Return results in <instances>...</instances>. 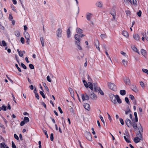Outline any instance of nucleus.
<instances>
[{"mask_svg":"<svg viewBox=\"0 0 148 148\" xmlns=\"http://www.w3.org/2000/svg\"><path fill=\"white\" fill-rule=\"evenodd\" d=\"M109 97L111 101L114 104L117 103L116 101L119 103H122V101L118 95H114L111 94L109 95Z\"/></svg>","mask_w":148,"mask_h":148,"instance_id":"f257e3e1","label":"nucleus"},{"mask_svg":"<svg viewBox=\"0 0 148 148\" xmlns=\"http://www.w3.org/2000/svg\"><path fill=\"white\" fill-rule=\"evenodd\" d=\"M108 87L110 89L114 91H115L116 90V86L114 84L110 82H108Z\"/></svg>","mask_w":148,"mask_h":148,"instance_id":"f03ea898","label":"nucleus"},{"mask_svg":"<svg viewBox=\"0 0 148 148\" xmlns=\"http://www.w3.org/2000/svg\"><path fill=\"white\" fill-rule=\"evenodd\" d=\"M84 134L85 136L87 139L90 141L92 140L91 134L90 132H85Z\"/></svg>","mask_w":148,"mask_h":148,"instance_id":"7ed1b4c3","label":"nucleus"},{"mask_svg":"<svg viewBox=\"0 0 148 148\" xmlns=\"http://www.w3.org/2000/svg\"><path fill=\"white\" fill-rule=\"evenodd\" d=\"M81 96L82 99L83 101L85 100L88 101L89 99V96L86 93H85V94H82Z\"/></svg>","mask_w":148,"mask_h":148,"instance_id":"20e7f679","label":"nucleus"},{"mask_svg":"<svg viewBox=\"0 0 148 148\" xmlns=\"http://www.w3.org/2000/svg\"><path fill=\"white\" fill-rule=\"evenodd\" d=\"M90 94H88L89 96L90 97V98L92 99H96L97 98V96L93 92V91H92L91 92H90Z\"/></svg>","mask_w":148,"mask_h":148,"instance_id":"39448f33","label":"nucleus"},{"mask_svg":"<svg viewBox=\"0 0 148 148\" xmlns=\"http://www.w3.org/2000/svg\"><path fill=\"white\" fill-rule=\"evenodd\" d=\"M124 81L126 85H130V82L129 78L128 77H126L124 78Z\"/></svg>","mask_w":148,"mask_h":148,"instance_id":"423d86ee","label":"nucleus"},{"mask_svg":"<svg viewBox=\"0 0 148 148\" xmlns=\"http://www.w3.org/2000/svg\"><path fill=\"white\" fill-rule=\"evenodd\" d=\"M81 40H77L75 41V43L77 46V47L78 49L80 50H82V48L81 46H80V42Z\"/></svg>","mask_w":148,"mask_h":148,"instance_id":"0eeeda50","label":"nucleus"},{"mask_svg":"<svg viewBox=\"0 0 148 148\" xmlns=\"http://www.w3.org/2000/svg\"><path fill=\"white\" fill-rule=\"evenodd\" d=\"M94 45L96 47L97 49L99 51H100L99 47V43L98 40L97 39L95 40L94 42Z\"/></svg>","mask_w":148,"mask_h":148,"instance_id":"6e6552de","label":"nucleus"},{"mask_svg":"<svg viewBox=\"0 0 148 148\" xmlns=\"http://www.w3.org/2000/svg\"><path fill=\"white\" fill-rule=\"evenodd\" d=\"M125 123L127 126L129 127H131L132 126V122L131 121L128 119H127L125 120Z\"/></svg>","mask_w":148,"mask_h":148,"instance_id":"1a4fd4ad","label":"nucleus"},{"mask_svg":"<svg viewBox=\"0 0 148 148\" xmlns=\"http://www.w3.org/2000/svg\"><path fill=\"white\" fill-rule=\"evenodd\" d=\"M62 30L60 28L58 29L56 31V34L57 36L59 37H61V34H62Z\"/></svg>","mask_w":148,"mask_h":148,"instance_id":"9d476101","label":"nucleus"},{"mask_svg":"<svg viewBox=\"0 0 148 148\" xmlns=\"http://www.w3.org/2000/svg\"><path fill=\"white\" fill-rule=\"evenodd\" d=\"M143 138H139L138 137H136L134 138V140L135 143H138L140 142V140H142Z\"/></svg>","mask_w":148,"mask_h":148,"instance_id":"9b49d317","label":"nucleus"},{"mask_svg":"<svg viewBox=\"0 0 148 148\" xmlns=\"http://www.w3.org/2000/svg\"><path fill=\"white\" fill-rule=\"evenodd\" d=\"M92 16V14L91 13H88L86 14V17L87 19L90 21L91 18Z\"/></svg>","mask_w":148,"mask_h":148,"instance_id":"f8f14e48","label":"nucleus"},{"mask_svg":"<svg viewBox=\"0 0 148 148\" xmlns=\"http://www.w3.org/2000/svg\"><path fill=\"white\" fill-rule=\"evenodd\" d=\"M24 35L26 40H29L30 38V36L29 34L26 32L25 31L24 32Z\"/></svg>","mask_w":148,"mask_h":148,"instance_id":"ddd939ff","label":"nucleus"},{"mask_svg":"<svg viewBox=\"0 0 148 148\" xmlns=\"http://www.w3.org/2000/svg\"><path fill=\"white\" fill-rule=\"evenodd\" d=\"M93 85L91 82H88V85L86 86V88L89 87L92 91L93 90Z\"/></svg>","mask_w":148,"mask_h":148,"instance_id":"4468645a","label":"nucleus"},{"mask_svg":"<svg viewBox=\"0 0 148 148\" xmlns=\"http://www.w3.org/2000/svg\"><path fill=\"white\" fill-rule=\"evenodd\" d=\"M131 88L134 92H138V90L135 85H132L131 87Z\"/></svg>","mask_w":148,"mask_h":148,"instance_id":"2eb2a0df","label":"nucleus"},{"mask_svg":"<svg viewBox=\"0 0 148 148\" xmlns=\"http://www.w3.org/2000/svg\"><path fill=\"white\" fill-rule=\"evenodd\" d=\"M93 87L94 90H93V91L98 92L100 88L99 87H97V86H95V85H93Z\"/></svg>","mask_w":148,"mask_h":148,"instance_id":"dca6fc26","label":"nucleus"},{"mask_svg":"<svg viewBox=\"0 0 148 148\" xmlns=\"http://www.w3.org/2000/svg\"><path fill=\"white\" fill-rule=\"evenodd\" d=\"M134 38L136 40H139L140 37L138 34H134L133 35Z\"/></svg>","mask_w":148,"mask_h":148,"instance_id":"f3484780","label":"nucleus"},{"mask_svg":"<svg viewBox=\"0 0 148 148\" xmlns=\"http://www.w3.org/2000/svg\"><path fill=\"white\" fill-rule=\"evenodd\" d=\"M80 36L79 35L76 34L75 35V38L77 40H81V39L80 38Z\"/></svg>","mask_w":148,"mask_h":148,"instance_id":"a211bd4d","label":"nucleus"},{"mask_svg":"<svg viewBox=\"0 0 148 148\" xmlns=\"http://www.w3.org/2000/svg\"><path fill=\"white\" fill-rule=\"evenodd\" d=\"M0 146L1 148H9V147L6 146V145L4 143H1L0 144Z\"/></svg>","mask_w":148,"mask_h":148,"instance_id":"6ab92c4d","label":"nucleus"},{"mask_svg":"<svg viewBox=\"0 0 148 148\" xmlns=\"http://www.w3.org/2000/svg\"><path fill=\"white\" fill-rule=\"evenodd\" d=\"M141 53L144 56H145L147 55L146 51L143 49L141 50Z\"/></svg>","mask_w":148,"mask_h":148,"instance_id":"aec40b11","label":"nucleus"},{"mask_svg":"<svg viewBox=\"0 0 148 148\" xmlns=\"http://www.w3.org/2000/svg\"><path fill=\"white\" fill-rule=\"evenodd\" d=\"M122 34L125 36L126 37H128L129 36V34L126 31H123Z\"/></svg>","mask_w":148,"mask_h":148,"instance_id":"412c9836","label":"nucleus"},{"mask_svg":"<svg viewBox=\"0 0 148 148\" xmlns=\"http://www.w3.org/2000/svg\"><path fill=\"white\" fill-rule=\"evenodd\" d=\"M83 30L79 28H77L76 29V32L77 33L81 34L82 33Z\"/></svg>","mask_w":148,"mask_h":148,"instance_id":"4be33fe9","label":"nucleus"},{"mask_svg":"<svg viewBox=\"0 0 148 148\" xmlns=\"http://www.w3.org/2000/svg\"><path fill=\"white\" fill-rule=\"evenodd\" d=\"M122 62L123 63V65L125 67L127 66V61L125 60H122Z\"/></svg>","mask_w":148,"mask_h":148,"instance_id":"5701e85b","label":"nucleus"},{"mask_svg":"<svg viewBox=\"0 0 148 148\" xmlns=\"http://www.w3.org/2000/svg\"><path fill=\"white\" fill-rule=\"evenodd\" d=\"M70 27H69L68 29L67 30L66 33L67 34V36L68 38H69L71 36V32L70 31Z\"/></svg>","mask_w":148,"mask_h":148,"instance_id":"b1692460","label":"nucleus"},{"mask_svg":"<svg viewBox=\"0 0 148 148\" xmlns=\"http://www.w3.org/2000/svg\"><path fill=\"white\" fill-rule=\"evenodd\" d=\"M69 90L71 95V97H74V92L73 89L71 88H69Z\"/></svg>","mask_w":148,"mask_h":148,"instance_id":"393cba45","label":"nucleus"},{"mask_svg":"<svg viewBox=\"0 0 148 148\" xmlns=\"http://www.w3.org/2000/svg\"><path fill=\"white\" fill-rule=\"evenodd\" d=\"M132 48L133 51L136 52L138 54H139V52L138 51L137 48L134 46H132Z\"/></svg>","mask_w":148,"mask_h":148,"instance_id":"a878e982","label":"nucleus"},{"mask_svg":"<svg viewBox=\"0 0 148 148\" xmlns=\"http://www.w3.org/2000/svg\"><path fill=\"white\" fill-rule=\"evenodd\" d=\"M89 106V105L88 103H86L84 106L85 109L88 110H89L90 109Z\"/></svg>","mask_w":148,"mask_h":148,"instance_id":"bb28decb","label":"nucleus"},{"mask_svg":"<svg viewBox=\"0 0 148 148\" xmlns=\"http://www.w3.org/2000/svg\"><path fill=\"white\" fill-rule=\"evenodd\" d=\"M110 14L112 16L116 15L115 10L114 9L112 8L110 12Z\"/></svg>","mask_w":148,"mask_h":148,"instance_id":"cd10ccee","label":"nucleus"},{"mask_svg":"<svg viewBox=\"0 0 148 148\" xmlns=\"http://www.w3.org/2000/svg\"><path fill=\"white\" fill-rule=\"evenodd\" d=\"M97 6L99 8H102V3L99 1L96 4Z\"/></svg>","mask_w":148,"mask_h":148,"instance_id":"c85d7f7f","label":"nucleus"},{"mask_svg":"<svg viewBox=\"0 0 148 148\" xmlns=\"http://www.w3.org/2000/svg\"><path fill=\"white\" fill-rule=\"evenodd\" d=\"M132 126L134 128L135 130L137 129V124L135 122H134L132 123Z\"/></svg>","mask_w":148,"mask_h":148,"instance_id":"c756f323","label":"nucleus"},{"mask_svg":"<svg viewBox=\"0 0 148 148\" xmlns=\"http://www.w3.org/2000/svg\"><path fill=\"white\" fill-rule=\"evenodd\" d=\"M120 92V94L122 95H124L126 94V91L125 90H121Z\"/></svg>","mask_w":148,"mask_h":148,"instance_id":"7c9ffc66","label":"nucleus"},{"mask_svg":"<svg viewBox=\"0 0 148 148\" xmlns=\"http://www.w3.org/2000/svg\"><path fill=\"white\" fill-rule=\"evenodd\" d=\"M23 121L25 123H26L29 121V119L27 117H25Z\"/></svg>","mask_w":148,"mask_h":148,"instance_id":"2f4dec72","label":"nucleus"},{"mask_svg":"<svg viewBox=\"0 0 148 148\" xmlns=\"http://www.w3.org/2000/svg\"><path fill=\"white\" fill-rule=\"evenodd\" d=\"M137 137H138L139 138H143L141 132H138L137 134Z\"/></svg>","mask_w":148,"mask_h":148,"instance_id":"473e14b6","label":"nucleus"},{"mask_svg":"<svg viewBox=\"0 0 148 148\" xmlns=\"http://www.w3.org/2000/svg\"><path fill=\"white\" fill-rule=\"evenodd\" d=\"M100 37L102 39L105 38H107V36L106 34H102L100 35Z\"/></svg>","mask_w":148,"mask_h":148,"instance_id":"72a5a7b5","label":"nucleus"},{"mask_svg":"<svg viewBox=\"0 0 148 148\" xmlns=\"http://www.w3.org/2000/svg\"><path fill=\"white\" fill-rule=\"evenodd\" d=\"M42 83H43L44 86L45 87V89H46V90H47V91H48V92H49V89L48 88V87L47 86L46 84L45 83L43 82H42Z\"/></svg>","mask_w":148,"mask_h":148,"instance_id":"f704fd0d","label":"nucleus"},{"mask_svg":"<svg viewBox=\"0 0 148 148\" xmlns=\"http://www.w3.org/2000/svg\"><path fill=\"white\" fill-rule=\"evenodd\" d=\"M145 38L148 41V32H145Z\"/></svg>","mask_w":148,"mask_h":148,"instance_id":"c9c22d12","label":"nucleus"},{"mask_svg":"<svg viewBox=\"0 0 148 148\" xmlns=\"http://www.w3.org/2000/svg\"><path fill=\"white\" fill-rule=\"evenodd\" d=\"M138 129L139 130L138 132H143V129L142 126L139 127H138Z\"/></svg>","mask_w":148,"mask_h":148,"instance_id":"e433bc0d","label":"nucleus"},{"mask_svg":"<svg viewBox=\"0 0 148 148\" xmlns=\"http://www.w3.org/2000/svg\"><path fill=\"white\" fill-rule=\"evenodd\" d=\"M140 83L142 87L143 88H144L145 87V86L143 82L142 81H140Z\"/></svg>","mask_w":148,"mask_h":148,"instance_id":"4c0bfd02","label":"nucleus"},{"mask_svg":"<svg viewBox=\"0 0 148 148\" xmlns=\"http://www.w3.org/2000/svg\"><path fill=\"white\" fill-rule=\"evenodd\" d=\"M124 138L125 140L127 143H130V140L128 139V138H127L125 136H124Z\"/></svg>","mask_w":148,"mask_h":148,"instance_id":"58836bf2","label":"nucleus"},{"mask_svg":"<svg viewBox=\"0 0 148 148\" xmlns=\"http://www.w3.org/2000/svg\"><path fill=\"white\" fill-rule=\"evenodd\" d=\"M40 93L44 99L45 98V96L43 92L40 91Z\"/></svg>","mask_w":148,"mask_h":148,"instance_id":"ea45409f","label":"nucleus"},{"mask_svg":"<svg viewBox=\"0 0 148 148\" xmlns=\"http://www.w3.org/2000/svg\"><path fill=\"white\" fill-rule=\"evenodd\" d=\"M15 35L16 36H17L18 37L20 36V33L18 31H16L15 32Z\"/></svg>","mask_w":148,"mask_h":148,"instance_id":"a19ab883","label":"nucleus"},{"mask_svg":"<svg viewBox=\"0 0 148 148\" xmlns=\"http://www.w3.org/2000/svg\"><path fill=\"white\" fill-rule=\"evenodd\" d=\"M125 102L128 104H130V102L129 101V99L127 97H126L125 98Z\"/></svg>","mask_w":148,"mask_h":148,"instance_id":"79ce46f5","label":"nucleus"},{"mask_svg":"<svg viewBox=\"0 0 148 148\" xmlns=\"http://www.w3.org/2000/svg\"><path fill=\"white\" fill-rule=\"evenodd\" d=\"M142 12L141 10H140L137 13V15L139 17H140L141 16Z\"/></svg>","mask_w":148,"mask_h":148,"instance_id":"37998d69","label":"nucleus"},{"mask_svg":"<svg viewBox=\"0 0 148 148\" xmlns=\"http://www.w3.org/2000/svg\"><path fill=\"white\" fill-rule=\"evenodd\" d=\"M1 109L4 111H6V107L5 106L3 105L1 107Z\"/></svg>","mask_w":148,"mask_h":148,"instance_id":"c03bdc74","label":"nucleus"},{"mask_svg":"<svg viewBox=\"0 0 148 148\" xmlns=\"http://www.w3.org/2000/svg\"><path fill=\"white\" fill-rule=\"evenodd\" d=\"M142 70L143 72L146 73L148 75V70L147 69H142Z\"/></svg>","mask_w":148,"mask_h":148,"instance_id":"a18cd8bd","label":"nucleus"},{"mask_svg":"<svg viewBox=\"0 0 148 148\" xmlns=\"http://www.w3.org/2000/svg\"><path fill=\"white\" fill-rule=\"evenodd\" d=\"M21 66L24 69H27L26 66L24 64L21 63Z\"/></svg>","mask_w":148,"mask_h":148,"instance_id":"49530a36","label":"nucleus"},{"mask_svg":"<svg viewBox=\"0 0 148 148\" xmlns=\"http://www.w3.org/2000/svg\"><path fill=\"white\" fill-rule=\"evenodd\" d=\"M29 67H30V68L31 69H34V66L33 64H30L29 65Z\"/></svg>","mask_w":148,"mask_h":148,"instance_id":"de8ad7c7","label":"nucleus"},{"mask_svg":"<svg viewBox=\"0 0 148 148\" xmlns=\"http://www.w3.org/2000/svg\"><path fill=\"white\" fill-rule=\"evenodd\" d=\"M12 148H16V147L13 141L12 142Z\"/></svg>","mask_w":148,"mask_h":148,"instance_id":"09e8293b","label":"nucleus"},{"mask_svg":"<svg viewBox=\"0 0 148 148\" xmlns=\"http://www.w3.org/2000/svg\"><path fill=\"white\" fill-rule=\"evenodd\" d=\"M119 120L121 125H123L124 124V122L123 119L121 118H120Z\"/></svg>","mask_w":148,"mask_h":148,"instance_id":"8fccbe9b","label":"nucleus"},{"mask_svg":"<svg viewBox=\"0 0 148 148\" xmlns=\"http://www.w3.org/2000/svg\"><path fill=\"white\" fill-rule=\"evenodd\" d=\"M50 140L51 141H53V134L51 133L50 135Z\"/></svg>","mask_w":148,"mask_h":148,"instance_id":"3c124183","label":"nucleus"},{"mask_svg":"<svg viewBox=\"0 0 148 148\" xmlns=\"http://www.w3.org/2000/svg\"><path fill=\"white\" fill-rule=\"evenodd\" d=\"M15 66L17 68V69H18V70L20 72H21V69L18 66V64H15Z\"/></svg>","mask_w":148,"mask_h":148,"instance_id":"603ef678","label":"nucleus"},{"mask_svg":"<svg viewBox=\"0 0 148 148\" xmlns=\"http://www.w3.org/2000/svg\"><path fill=\"white\" fill-rule=\"evenodd\" d=\"M132 3L134 5H137V2L136 0H133Z\"/></svg>","mask_w":148,"mask_h":148,"instance_id":"864d4df0","label":"nucleus"},{"mask_svg":"<svg viewBox=\"0 0 148 148\" xmlns=\"http://www.w3.org/2000/svg\"><path fill=\"white\" fill-rule=\"evenodd\" d=\"M9 20L10 21H12L13 19V17L12 15V14H10L9 15Z\"/></svg>","mask_w":148,"mask_h":148,"instance_id":"5fc2aeb1","label":"nucleus"},{"mask_svg":"<svg viewBox=\"0 0 148 148\" xmlns=\"http://www.w3.org/2000/svg\"><path fill=\"white\" fill-rule=\"evenodd\" d=\"M105 53H106V54L107 55V56L109 58V59H110V60L111 61V62H112V60H111V58H110V56H109V54L107 52V51H106L105 52Z\"/></svg>","mask_w":148,"mask_h":148,"instance_id":"6e6d98bb","label":"nucleus"},{"mask_svg":"<svg viewBox=\"0 0 148 148\" xmlns=\"http://www.w3.org/2000/svg\"><path fill=\"white\" fill-rule=\"evenodd\" d=\"M21 41L22 44L24 43L25 40L23 37H21Z\"/></svg>","mask_w":148,"mask_h":148,"instance_id":"4d7b16f0","label":"nucleus"},{"mask_svg":"<svg viewBox=\"0 0 148 148\" xmlns=\"http://www.w3.org/2000/svg\"><path fill=\"white\" fill-rule=\"evenodd\" d=\"M14 138L17 140H19V138L18 136L16 134H14Z\"/></svg>","mask_w":148,"mask_h":148,"instance_id":"13d9d810","label":"nucleus"},{"mask_svg":"<svg viewBox=\"0 0 148 148\" xmlns=\"http://www.w3.org/2000/svg\"><path fill=\"white\" fill-rule=\"evenodd\" d=\"M47 80L49 82H51V80L50 79V77L48 75L47 77Z\"/></svg>","mask_w":148,"mask_h":148,"instance_id":"bf43d9fd","label":"nucleus"},{"mask_svg":"<svg viewBox=\"0 0 148 148\" xmlns=\"http://www.w3.org/2000/svg\"><path fill=\"white\" fill-rule=\"evenodd\" d=\"M18 54L19 56L21 57H22L23 55V52H22L21 51H20V52L18 53Z\"/></svg>","mask_w":148,"mask_h":148,"instance_id":"052dcab7","label":"nucleus"},{"mask_svg":"<svg viewBox=\"0 0 148 148\" xmlns=\"http://www.w3.org/2000/svg\"><path fill=\"white\" fill-rule=\"evenodd\" d=\"M43 132L45 133V134L46 135L47 138H48V136L47 134V131L46 130H44Z\"/></svg>","mask_w":148,"mask_h":148,"instance_id":"680f3d73","label":"nucleus"},{"mask_svg":"<svg viewBox=\"0 0 148 148\" xmlns=\"http://www.w3.org/2000/svg\"><path fill=\"white\" fill-rule=\"evenodd\" d=\"M2 43L3 45L4 46H6V44L4 40H3L2 41Z\"/></svg>","mask_w":148,"mask_h":148,"instance_id":"e2e57ef3","label":"nucleus"},{"mask_svg":"<svg viewBox=\"0 0 148 148\" xmlns=\"http://www.w3.org/2000/svg\"><path fill=\"white\" fill-rule=\"evenodd\" d=\"M124 2L125 3H128L129 2L132 3L131 0H124Z\"/></svg>","mask_w":148,"mask_h":148,"instance_id":"0e129e2a","label":"nucleus"},{"mask_svg":"<svg viewBox=\"0 0 148 148\" xmlns=\"http://www.w3.org/2000/svg\"><path fill=\"white\" fill-rule=\"evenodd\" d=\"M83 82L84 83V85H85V87H86V86L88 85V83H87L86 81L85 80H83Z\"/></svg>","mask_w":148,"mask_h":148,"instance_id":"69168bd1","label":"nucleus"},{"mask_svg":"<svg viewBox=\"0 0 148 148\" xmlns=\"http://www.w3.org/2000/svg\"><path fill=\"white\" fill-rule=\"evenodd\" d=\"M100 94L101 95H104V93L100 89L99 90V91Z\"/></svg>","mask_w":148,"mask_h":148,"instance_id":"338daca9","label":"nucleus"},{"mask_svg":"<svg viewBox=\"0 0 148 148\" xmlns=\"http://www.w3.org/2000/svg\"><path fill=\"white\" fill-rule=\"evenodd\" d=\"M25 123L24 121H22L20 123V125L21 126L23 125Z\"/></svg>","mask_w":148,"mask_h":148,"instance_id":"774afa93","label":"nucleus"}]
</instances>
